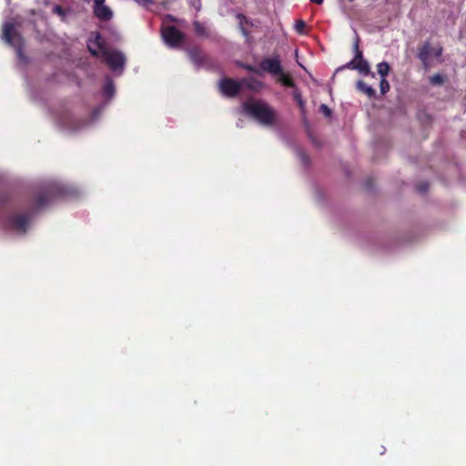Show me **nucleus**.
<instances>
[{"instance_id":"obj_29","label":"nucleus","mask_w":466,"mask_h":466,"mask_svg":"<svg viewBox=\"0 0 466 466\" xmlns=\"http://www.w3.org/2000/svg\"><path fill=\"white\" fill-rule=\"evenodd\" d=\"M310 2L316 5H322L324 0H310Z\"/></svg>"},{"instance_id":"obj_13","label":"nucleus","mask_w":466,"mask_h":466,"mask_svg":"<svg viewBox=\"0 0 466 466\" xmlns=\"http://www.w3.org/2000/svg\"><path fill=\"white\" fill-rule=\"evenodd\" d=\"M241 85L245 86L247 88H248L250 90H254V91L259 90L263 86V84L260 81L257 80L254 77L242 79Z\"/></svg>"},{"instance_id":"obj_24","label":"nucleus","mask_w":466,"mask_h":466,"mask_svg":"<svg viewBox=\"0 0 466 466\" xmlns=\"http://www.w3.org/2000/svg\"><path fill=\"white\" fill-rule=\"evenodd\" d=\"M319 112L323 114L326 117H329L332 115L331 109L325 104L320 105Z\"/></svg>"},{"instance_id":"obj_30","label":"nucleus","mask_w":466,"mask_h":466,"mask_svg":"<svg viewBox=\"0 0 466 466\" xmlns=\"http://www.w3.org/2000/svg\"><path fill=\"white\" fill-rule=\"evenodd\" d=\"M90 50V53L94 56H97V52L96 50H92V49H89Z\"/></svg>"},{"instance_id":"obj_8","label":"nucleus","mask_w":466,"mask_h":466,"mask_svg":"<svg viewBox=\"0 0 466 466\" xmlns=\"http://www.w3.org/2000/svg\"><path fill=\"white\" fill-rule=\"evenodd\" d=\"M106 0H94V15L101 21H108L112 18L111 9L105 5Z\"/></svg>"},{"instance_id":"obj_4","label":"nucleus","mask_w":466,"mask_h":466,"mask_svg":"<svg viewBox=\"0 0 466 466\" xmlns=\"http://www.w3.org/2000/svg\"><path fill=\"white\" fill-rule=\"evenodd\" d=\"M242 87L241 81L238 82L233 78L225 77L219 82L220 92L228 97H234L238 95Z\"/></svg>"},{"instance_id":"obj_19","label":"nucleus","mask_w":466,"mask_h":466,"mask_svg":"<svg viewBox=\"0 0 466 466\" xmlns=\"http://www.w3.org/2000/svg\"><path fill=\"white\" fill-rule=\"evenodd\" d=\"M430 82L433 86H441L444 83V79L440 74H435L430 77Z\"/></svg>"},{"instance_id":"obj_1","label":"nucleus","mask_w":466,"mask_h":466,"mask_svg":"<svg viewBox=\"0 0 466 466\" xmlns=\"http://www.w3.org/2000/svg\"><path fill=\"white\" fill-rule=\"evenodd\" d=\"M246 113L253 116L259 123L272 126L276 121V114L271 106L261 101L246 102L243 105Z\"/></svg>"},{"instance_id":"obj_9","label":"nucleus","mask_w":466,"mask_h":466,"mask_svg":"<svg viewBox=\"0 0 466 466\" xmlns=\"http://www.w3.org/2000/svg\"><path fill=\"white\" fill-rule=\"evenodd\" d=\"M54 195L55 189L53 187H48L38 192L35 197V208L38 210L45 208L49 202L52 201Z\"/></svg>"},{"instance_id":"obj_21","label":"nucleus","mask_w":466,"mask_h":466,"mask_svg":"<svg viewBox=\"0 0 466 466\" xmlns=\"http://www.w3.org/2000/svg\"><path fill=\"white\" fill-rule=\"evenodd\" d=\"M305 28H306V23L303 20L299 19L296 21L295 29L299 34H301V35L304 34Z\"/></svg>"},{"instance_id":"obj_31","label":"nucleus","mask_w":466,"mask_h":466,"mask_svg":"<svg viewBox=\"0 0 466 466\" xmlns=\"http://www.w3.org/2000/svg\"><path fill=\"white\" fill-rule=\"evenodd\" d=\"M167 18L170 19L171 21H176L175 17L172 16L171 15H167Z\"/></svg>"},{"instance_id":"obj_20","label":"nucleus","mask_w":466,"mask_h":466,"mask_svg":"<svg viewBox=\"0 0 466 466\" xmlns=\"http://www.w3.org/2000/svg\"><path fill=\"white\" fill-rule=\"evenodd\" d=\"M238 66L242 67V68H244L245 70H247L248 72L255 73V74H259V70L258 68H256L255 66H251V65L241 63V62H238Z\"/></svg>"},{"instance_id":"obj_10","label":"nucleus","mask_w":466,"mask_h":466,"mask_svg":"<svg viewBox=\"0 0 466 466\" xmlns=\"http://www.w3.org/2000/svg\"><path fill=\"white\" fill-rule=\"evenodd\" d=\"M8 227L11 229L25 233L28 225V217L26 215H13L7 219Z\"/></svg>"},{"instance_id":"obj_18","label":"nucleus","mask_w":466,"mask_h":466,"mask_svg":"<svg viewBox=\"0 0 466 466\" xmlns=\"http://www.w3.org/2000/svg\"><path fill=\"white\" fill-rule=\"evenodd\" d=\"M293 97L296 100V102H297L299 107L300 108L301 112L304 113V111H305V102H304V100L302 98L301 94L299 92L296 91L293 94Z\"/></svg>"},{"instance_id":"obj_25","label":"nucleus","mask_w":466,"mask_h":466,"mask_svg":"<svg viewBox=\"0 0 466 466\" xmlns=\"http://www.w3.org/2000/svg\"><path fill=\"white\" fill-rule=\"evenodd\" d=\"M114 92V86H113V83L112 82H107L105 86H104V93L106 95V96H111Z\"/></svg>"},{"instance_id":"obj_12","label":"nucleus","mask_w":466,"mask_h":466,"mask_svg":"<svg viewBox=\"0 0 466 466\" xmlns=\"http://www.w3.org/2000/svg\"><path fill=\"white\" fill-rule=\"evenodd\" d=\"M431 46L428 42L424 43L423 46L419 49L418 57L423 64H427L431 56Z\"/></svg>"},{"instance_id":"obj_23","label":"nucleus","mask_w":466,"mask_h":466,"mask_svg":"<svg viewBox=\"0 0 466 466\" xmlns=\"http://www.w3.org/2000/svg\"><path fill=\"white\" fill-rule=\"evenodd\" d=\"M380 92L381 94H386L390 90V84L386 80V78H381L380 83Z\"/></svg>"},{"instance_id":"obj_15","label":"nucleus","mask_w":466,"mask_h":466,"mask_svg":"<svg viewBox=\"0 0 466 466\" xmlns=\"http://www.w3.org/2000/svg\"><path fill=\"white\" fill-rule=\"evenodd\" d=\"M357 88L359 91L366 94L369 97H373L376 94L375 89H373L371 86H368L362 80H359L357 82Z\"/></svg>"},{"instance_id":"obj_6","label":"nucleus","mask_w":466,"mask_h":466,"mask_svg":"<svg viewBox=\"0 0 466 466\" xmlns=\"http://www.w3.org/2000/svg\"><path fill=\"white\" fill-rule=\"evenodd\" d=\"M259 69L272 76L281 74L282 66L279 56L265 58L259 63Z\"/></svg>"},{"instance_id":"obj_27","label":"nucleus","mask_w":466,"mask_h":466,"mask_svg":"<svg viewBox=\"0 0 466 466\" xmlns=\"http://www.w3.org/2000/svg\"><path fill=\"white\" fill-rule=\"evenodd\" d=\"M429 189V183H421L420 185L418 186V191L421 192V193H425L427 192Z\"/></svg>"},{"instance_id":"obj_16","label":"nucleus","mask_w":466,"mask_h":466,"mask_svg":"<svg viewBox=\"0 0 466 466\" xmlns=\"http://www.w3.org/2000/svg\"><path fill=\"white\" fill-rule=\"evenodd\" d=\"M390 65L387 62H380L377 65L378 74L381 76V78H385L390 72Z\"/></svg>"},{"instance_id":"obj_22","label":"nucleus","mask_w":466,"mask_h":466,"mask_svg":"<svg viewBox=\"0 0 466 466\" xmlns=\"http://www.w3.org/2000/svg\"><path fill=\"white\" fill-rule=\"evenodd\" d=\"M238 19H239V21H240V30H241V33H242L244 35H248V30H247V29H245V28L243 27L242 23H243V22H245L246 24H248V19H247V17H246L244 15H242V14H238Z\"/></svg>"},{"instance_id":"obj_14","label":"nucleus","mask_w":466,"mask_h":466,"mask_svg":"<svg viewBox=\"0 0 466 466\" xmlns=\"http://www.w3.org/2000/svg\"><path fill=\"white\" fill-rule=\"evenodd\" d=\"M277 76H279V81L286 87H296L295 82L292 79V77L289 75L283 72V69L281 70V74H278Z\"/></svg>"},{"instance_id":"obj_28","label":"nucleus","mask_w":466,"mask_h":466,"mask_svg":"<svg viewBox=\"0 0 466 466\" xmlns=\"http://www.w3.org/2000/svg\"><path fill=\"white\" fill-rule=\"evenodd\" d=\"M138 5L153 4V0H135Z\"/></svg>"},{"instance_id":"obj_2","label":"nucleus","mask_w":466,"mask_h":466,"mask_svg":"<svg viewBox=\"0 0 466 466\" xmlns=\"http://www.w3.org/2000/svg\"><path fill=\"white\" fill-rule=\"evenodd\" d=\"M354 58L349 62L345 67L350 69L358 70L360 74L364 76L371 75L374 77V73L370 72V67L367 60L363 58L362 51L360 49V39L357 36L356 41L354 43Z\"/></svg>"},{"instance_id":"obj_7","label":"nucleus","mask_w":466,"mask_h":466,"mask_svg":"<svg viewBox=\"0 0 466 466\" xmlns=\"http://www.w3.org/2000/svg\"><path fill=\"white\" fill-rule=\"evenodd\" d=\"M106 62L112 70L116 71L124 67L126 57L119 51H112L106 53Z\"/></svg>"},{"instance_id":"obj_17","label":"nucleus","mask_w":466,"mask_h":466,"mask_svg":"<svg viewBox=\"0 0 466 466\" xmlns=\"http://www.w3.org/2000/svg\"><path fill=\"white\" fill-rule=\"evenodd\" d=\"M194 30L197 35L201 36H208V31L203 24L198 21L193 23Z\"/></svg>"},{"instance_id":"obj_11","label":"nucleus","mask_w":466,"mask_h":466,"mask_svg":"<svg viewBox=\"0 0 466 466\" xmlns=\"http://www.w3.org/2000/svg\"><path fill=\"white\" fill-rule=\"evenodd\" d=\"M188 56L190 60L197 65H201L205 61V55L198 47L190 48L188 50Z\"/></svg>"},{"instance_id":"obj_3","label":"nucleus","mask_w":466,"mask_h":466,"mask_svg":"<svg viewBox=\"0 0 466 466\" xmlns=\"http://www.w3.org/2000/svg\"><path fill=\"white\" fill-rule=\"evenodd\" d=\"M162 37L169 46H178L184 40L185 35L174 25H167L161 30Z\"/></svg>"},{"instance_id":"obj_26","label":"nucleus","mask_w":466,"mask_h":466,"mask_svg":"<svg viewBox=\"0 0 466 466\" xmlns=\"http://www.w3.org/2000/svg\"><path fill=\"white\" fill-rule=\"evenodd\" d=\"M53 12L55 14H56V15H61V16H65L66 15L65 9L61 5H58L54 6Z\"/></svg>"},{"instance_id":"obj_5","label":"nucleus","mask_w":466,"mask_h":466,"mask_svg":"<svg viewBox=\"0 0 466 466\" xmlns=\"http://www.w3.org/2000/svg\"><path fill=\"white\" fill-rule=\"evenodd\" d=\"M3 39L10 46L21 48L22 36L15 30V25L12 23H5L3 28Z\"/></svg>"}]
</instances>
